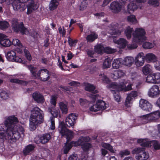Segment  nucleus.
I'll list each match as a JSON object with an SVG mask.
<instances>
[{
	"label": "nucleus",
	"mask_w": 160,
	"mask_h": 160,
	"mask_svg": "<svg viewBox=\"0 0 160 160\" xmlns=\"http://www.w3.org/2000/svg\"><path fill=\"white\" fill-rule=\"evenodd\" d=\"M10 93L9 92L6 90H2L0 92V97L2 99L6 100L9 97Z\"/></svg>",
	"instance_id": "nucleus-34"
},
{
	"label": "nucleus",
	"mask_w": 160,
	"mask_h": 160,
	"mask_svg": "<svg viewBox=\"0 0 160 160\" xmlns=\"http://www.w3.org/2000/svg\"><path fill=\"white\" fill-rule=\"evenodd\" d=\"M130 154V152L127 149L121 151L119 152V154L121 157H122L124 156L129 155Z\"/></svg>",
	"instance_id": "nucleus-53"
},
{
	"label": "nucleus",
	"mask_w": 160,
	"mask_h": 160,
	"mask_svg": "<svg viewBox=\"0 0 160 160\" xmlns=\"http://www.w3.org/2000/svg\"><path fill=\"white\" fill-rule=\"evenodd\" d=\"M12 43L14 46H18L21 48L19 50L20 53H22V50H23L25 55L27 59L29 61L31 60V56L28 51L26 49L25 47L22 46V44L19 40L17 39H13Z\"/></svg>",
	"instance_id": "nucleus-10"
},
{
	"label": "nucleus",
	"mask_w": 160,
	"mask_h": 160,
	"mask_svg": "<svg viewBox=\"0 0 160 160\" xmlns=\"http://www.w3.org/2000/svg\"><path fill=\"white\" fill-rule=\"evenodd\" d=\"M160 118V111L157 110L149 114L141 115V124L146 123L149 121H158Z\"/></svg>",
	"instance_id": "nucleus-4"
},
{
	"label": "nucleus",
	"mask_w": 160,
	"mask_h": 160,
	"mask_svg": "<svg viewBox=\"0 0 160 160\" xmlns=\"http://www.w3.org/2000/svg\"><path fill=\"white\" fill-rule=\"evenodd\" d=\"M14 59L13 62L23 63V61H22V59L19 57H17L16 56H15V58Z\"/></svg>",
	"instance_id": "nucleus-62"
},
{
	"label": "nucleus",
	"mask_w": 160,
	"mask_h": 160,
	"mask_svg": "<svg viewBox=\"0 0 160 160\" xmlns=\"http://www.w3.org/2000/svg\"><path fill=\"white\" fill-rule=\"evenodd\" d=\"M12 5L14 10L16 11H23L26 8L24 3L18 1L13 0Z\"/></svg>",
	"instance_id": "nucleus-15"
},
{
	"label": "nucleus",
	"mask_w": 160,
	"mask_h": 160,
	"mask_svg": "<svg viewBox=\"0 0 160 160\" xmlns=\"http://www.w3.org/2000/svg\"><path fill=\"white\" fill-rule=\"evenodd\" d=\"M95 89V86L92 85L88 83L85 85V89L86 90L89 92H92V93L93 94L98 93V91L97 90L94 91Z\"/></svg>",
	"instance_id": "nucleus-33"
},
{
	"label": "nucleus",
	"mask_w": 160,
	"mask_h": 160,
	"mask_svg": "<svg viewBox=\"0 0 160 160\" xmlns=\"http://www.w3.org/2000/svg\"><path fill=\"white\" fill-rule=\"evenodd\" d=\"M89 138L87 137H80L79 139L75 142V146H81L84 151H87L91 147V145L88 142Z\"/></svg>",
	"instance_id": "nucleus-7"
},
{
	"label": "nucleus",
	"mask_w": 160,
	"mask_h": 160,
	"mask_svg": "<svg viewBox=\"0 0 160 160\" xmlns=\"http://www.w3.org/2000/svg\"><path fill=\"white\" fill-rule=\"evenodd\" d=\"M58 130L59 133L62 136L66 137L67 139L66 147L64 148V153L65 154H67L69 151L71 149L72 146L75 145V142L73 141L70 143H68L69 141H70L73 137L72 135V131L69 130L67 129L65 124L63 122H62L60 124L58 127Z\"/></svg>",
	"instance_id": "nucleus-3"
},
{
	"label": "nucleus",
	"mask_w": 160,
	"mask_h": 160,
	"mask_svg": "<svg viewBox=\"0 0 160 160\" xmlns=\"http://www.w3.org/2000/svg\"><path fill=\"white\" fill-rule=\"evenodd\" d=\"M154 73H151L148 74L146 78L147 82L150 83L155 84V78Z\"/></svg>",
	"instance_id": "nucleus-35"
},
{
	"label": "nucleus",
	"mask_w": 160,
	"mask_h": 160,
	"mask_svg": "<svg viewBox=\"0 0 160 160\" xmlns=\"http://www.w3.org/2000/svg\"><path fill=\"white\" fill-rule=\"evenodd\" d=\"M32 97L34 100L38 103H42L44 101L43 96L39 92H35L32 94Z\"/></svg>",
	"instance_id": "nucleus-23"
},
{
	"label": "nucleus",
	"mask_w": 160,
	"mask_h": 160,
	"mask_svg": "<svg viewBox=\"0 0 160 160\" xmlns=\"http://www.w3.org/2000/svg\"><path fill=\"white\" fill-rule=\"evenodd\" d=\"M78 116L77 114L74 113L69 114L66 119L65 124L69 128L73 126Z\"/></svg>",
	"instance_id": "nucleus-12"
},
{
	"label": "nucleus",
	"mask_w": 160,
	"mask_h": 160,
	"mask_svg": "<svg viewBox=\"0 0 160 160\" xmlns=\"http://www.w3.org/2000/svg\"><path fill=\"white\" fill-rule=\"evenodd\" d=\"M145 59L149 63L155 62L157 59V57L153 53H150L146 55Z\"/></svg>",
	"instance_id": "nucleus-28"
},
{
	"label": "nucleus",
	"mask_w": 160,
	"mask_h": 160,
	"mask_svg": "<svg viewBox=\"0 0 160 160\" xmlns=\"http://www.w3.org/2000/svg\"><path fill=\"white\" fill-rule=\"evenodd\" d=\"M146 32L145 30L141 28V43L143 42L142 45L143 48L145 49H150L154 47V44L152 42H146L147 38L145 36Z\"/></svg>",
	"instance_id": "nucleus-9"
},
{
	"label": "nucleus",
	"mask_w": 160,
	"mask_h": 160,
	"mask_svg": "<svg viewBox=\"0 0 160 160\" xmlns=\"http://www.w3.org/2000/svg\"><path fill=\"white\" fill-rule=\"evenodd\" d=\"M140 152V148L138 147L135 148L132 151V154H136V158L137 160H139L140 159V156L139 155V153Z\"/></svg>",
	"instance_id": "nucleus-47"
},
{
	"label": "nucleus",
	"mask_w": 160,
	"mask_h": 160,
	"mask_svg": "<svg viewBox=\"0 0 160 160\" xmlns=\"http://www.w3.org/2000/svg\"><path fill=\"white\" fill-rule=\"evenodd\" d=\"M134 61V58L131 57H128L125 58L123 63L126 66L130 67L133 63Z\"/></svg>",
	"instance_id": "nucleus-29"
},
{
	"label": "nucleus",
	"mask_w": 160,
	"mask_h": 160,
	"mask_svg": "<svg viewBox=\"0 0 160 160\" xmlns=\"http://www.w3.org/2000/svg\"><path fill=\"white\" fill-rule=\"evenodd\" d=\"M68 41L69 45L72 46L75 45V44L77 42L78 40H73L70 37H69Z\"/></svg>",
	"instance_id": "nucleus-58"
},
{
	"label": "nucleus",
	"mask_w": 160,
	"mask_h": 160,
	"mask_svg": "<svg viewBox=\"0 0 160 160\" xmlns=\"http://www.w3.org/2000/svg\"><path fill=\"white\" fill-rule=\"evenodd\" d=\"M16 53L14 51L11 50L8 52L7 54L6 58L9 61H13L15 58Z\"/></svg>",
	"instance_id": "nucleus-31"
},
{
	"label": "nucleus",
	"mask_w": 160,
	"mask_h": 160,
	"mask_svg": "<svg viewBox=\"0 0 160 160\" xmlns=\"http://www.w3.org/2000/svg\"><path fill=\"white\" fill-rule=\"evenodd\" d=\"M119 91H116L114 93V97L115 100L118 102L120 101V97L119 95Z\"/></svg>",
	"instance_id": "nucleus-55"
},
{
	"label": "nucleus",
	"mask_w": 160,
	"mask_h": 160,
	"mask_svg": "<svg viewBox=\"0 0 160 160\" xmlns=\"http://www.w3.org/2000/svg\"><path fill=\"white\" fill-rule=\"evenodd\" d=\"M29 119V128L31 131L35 130L38 125L44 121L43 111L38 107L33 108Z\"/></svg>",
	"instance_id": "nucleus-2"
},
{
	"label": "nucleus",
	"mask_w": 160,
	"mask_h": 160,
	"mask_svg": "<svg viewBox=\"0 0 160 160\" xmlns=\"http://www.w3.org/2000/svg\"><path fill=\"white\" fill-rule=\"evenodd\" d=\"M98 38V35L94 32H92L90 34L88 35L86 39L88 42H92Z\"/></svg>",
	"instance_id": "nucleus-30"
},
{
	"label": "nucleus",
	"mask_w": 160,
	"mask_h": 160,
	"mask_svg": "<svg viewBox=\"0 0 160 160\" xmlns=\"http://www.w3.org/2000/svg\"><path fill=\"white\" fill-rule=\"evenodd\" d=\"M9 26V23L5 21H0V29L5 30L8 28Z\"/></svg>",
	"instance_id": "nucleus-42"
},
{
	"label": "nucleus",
	"mask_w": 160,
	"mask_h": 160,
	"mask_svg": "<svg viewBox=\"0 0 160 160\" xmlns=\"http://www.w3.org/2000/svg\"><path fill=\"white\" fill-rule=\"evenodd\" d=\"M87 54L91 57H93V55L94 53V52L91 50H88L87 51Z\"/></svg>",
	"instance_id": "nucleus-63"
},
{
	"label": "nucleus",
	"mask_w": 160,
	"mask_h": 160,
	"mask_svg": "<svg viewBox=\"0 0 160 160\" xmlns=\"http://www.w3.org/2000/svg\"><path fill=\"white\" fill-rule=\"evenodd\" d=\"M39 7L38 4L33 0L30 1L27 5V14H29L36 10Z\"/></svg>",
	"instance_id": "nucleus-14"
},
{
	"label": "nucleus",
	"mask_w": 160,
	"mask_h": 160,
	"mask_svg": "<svg viewBox=\"0 0 160 160\" xmlns=\"http://www.w3.org/2000/svg\"><path fill=\"white\" fill-rule=\"evenodd\" d=\"M152 105L148 101L141 99V108L142 110L147 111L150 112L152 108Z\"/></svg>",
	"instance_id": "nucleus-18"
},
{
	"label": "nucleus",
	"mask_w": 160,
	"mask_h": 160,
	"mask_svg": "<svg viewBox=\"0 0 160 160\" xmlns=\"http://www.w3.org/2000/svg\"><path fill=\"white\" fill-rule=\"evenodd\" d=\"M59 107L62 113L66 114L68 113V109L66 104L62 102H60L59 103Z\"/></svg>",
	"instance_id": "nucleus-39"
},
{
	"label": "nucleus",
	"mask_w": 160,
	"mask_h": 160,
	"mask_svg": "<svg viewBox=\"0 0 160 160\" xmlns=\"http://www.w3.org/2000/svg\"><path fill=\"white\" fill-rule=\"evenodd\" d=\"M117 43L119 45V48H123L128 44V42L124 38H120L117 41Z\"/></svg>",
	"instance_id": "nucleus-32"
},
{
	"label": "nucleus",
	"mask_w": 160,
	"mask_h": 160,
	"mask_svg": "<svg viewBox=\"0 0 160 160\" xmlns=\"http://www.w3.org/2000/svg\"><path fill=\"white\" fill-rule=\"evenodd\" d=\"M38 74H40V78L39 79L45 82L48 80L50 78L49 74V71L46 69L40 70V72Z\"/></svg>",
	"instance_id": "nucleus-19"
},
{
	"label": "nucleus",
	"mask_w": 160,
	"mask_h": 160,
	"mask_svg": "<svg viewBox=\"0 0 160 160\" xmlns=\"http://www.w3.org/2000/svg\"><path fill=\"white\" fill-rule=\"evenodd\" d=\"M122 5L118 1H113L110 4V8L114 13H118L122 10Z\"/></svg>",
	"instance_id": "nucleus-16"
},
{
	"label": "nucleus",
	"mask_w": 160,
	"mask_h": 160,
	"mask_svg": "<svg viewBox=\"0 0 160 160\" xmlns=\"http://www.w3.org/2000/svg\"><path fill=\"white\" fill-rule=\"evenodd\" d=\"M28 68L32 73V76L34 78L39 79L40 78V74H38L40 72V70L38 72H37L36 68L33 67L32 66H28Z\"/></svg>",
	"instance_id": "nucleus-26"
},
{
	"label": "nucleus",
	"mask_w": 160,
	"mask_h": 160,
	"mask_svg": "<svg viewBox=\"0 0 160 160\" xmlns=\"http://www.w3.org/2000/svg\"><path fill=\"white\" fill-rule=\"evenodd\" d=\"M78 156L77 154H73L71 155L68 158V160H77Z\"/></svg>",
	"instance_id": "nucleus-60"
},
{
	"label": "nucleus",
	"mask_w": 160,
	"mask_h": 160,
	"mask_svg": "<svg viewBox=\"0 0 160 160\" xmlns=\"http://www.w3.org/2000/svg\"><path fill=\"white\" fill-rule=\"evenodd\" d=\"M160 94V85H153L149 89L148 95L150 97L154 98Z\"/></svg>",
	"instance_id": "nucleus-13"
},
{
	"label": "nucleus",
	"mask_w": 160,
	"mask_h": 160,
	"mask_svg": "<svg viewBox=\"0 0 160 160\" xmlns=\"http://www.w3.org/2000/svg\"><path fill=\"white\" fill-rule=\"evenodd\" d=\"M116 50L115 49H112L108 47L104 48V52L107 53H113L116 52Z\"/></svg>",
	"instance_id": "nucleus-49"
},
{
	"label": "nucleus",
	"mask_w": 160,
	"mask_h": 160,
	"mask_svg": "<svg viewBox=\"0 0 160 160\" xmlns=\"http://www.w3.org/2000/svg\"><path fill=\"white\" fill-rule=\"evenodd\" d=\"M132 35V43L127 46V47L129 49H135L137 47V43L140 42V28H136L133 33Z\"/></svg>",
	"instance_id": "nucleus-6"
},
{
	"label": "nucleus",
	"mask_w": 160,
	"mask_h": 160,
	"mask_svg": "<svg viewBox=\"0 0 160 160\" xmlns=\"http://www.w3.org/2000/svg\"><path fill=\"white\" fill-rule=\"evenodd\" d=\"M155 78V84L160 83V73H154Z\"/></svg>",
	"instance_id": "nucleus-52"
},
{
	"label": "nucleus",
	"mask_w": 160,
	"mask_h": 160,
	"mask_svg": "<svg viewBox=\"0 0 160 160\" xmlns=\"http://www.w3.org/2000/svg\"><path fill=\"white\" fill-rule=\"evenodd\" d=\"M148 3L155 7L159 6L160 3L159 0H148Z\"/></svg>",
	"instance_id": "nucleus-46"
},
{
	"label": "nucleus",
	"mask_w": 160,
	"mask_h": 160,
	"mask_svg": "<svg viewBox=\"0 0 160 160\" xmlns=\"http://www.w3.org/2000/svg\"><path fill=\"white\" fill-rule=\"evenodd\" d=\"M140 58V53H139L137 56L135 57L134 62L135 64L138 67H140V62L139 61V59Z\"/></svg>",
	"instance_id": "nucleus-51"
},
{
	"label": "nucleus",
	"mask_w": 160,
	"mask_h": 160,
	"mask_svg": "<svg viewBox=\"0 0 160 160\" xmlns=\"http://www.w3.org/2000/svg\"><path fill=\"white\" fill-rule=\"evenodd\" d=\"M12 29L15 32H20L22 34H26L28 30L23 25L22 22H18L17 19L12 20Z\"/></svg>",
	"instance_id": "nucleus-5"
},
{
	"label": "nucleus",
	"mask_w": 160,
	"mask_h": 160,
	"mask_svg": "<svg viewBox=\"0 0 160 160\" xmlns=\"http://www.w3.org/2000/svg\"><path fill=\"white\" fill-rule=\"evenodd\" d=\"M133 31V28L129 26H128L126 28L124 31V33L128 39H129L131 38L132 33Z\"/></svg>",
	"instance_id": "nucleus-38"
},
{
	"label": "nucleus",
	"mask_w": 160,
	"mask_h": 160,
	"mask_svg": "<svg viewBox=\"0 0 160 160\" xmlns=\"http://www.w3.org/2000/svg\"><path fill=\"white\" fill-rule=\"evenodd\" d=\"M137 95V92L135 91H132L129 94H128L125 100V105L128 107H130L131 101L133 98L136 97Z\"/></svg>",
	"instance_id": "nucleus-21"
},
{
	"label": "nucleus",
	"mask_w": 160,
	"mask_h": 160,
	"mask_svg": "<svg viewBox=\"0 0 160 160\" xmlns=\"http://www.w3.org/2000/svg\"><path fill=\"white\" fill-rule=\"evenodd\" d=\"M107 87L110 88H112L118 91L124 90L125 91H126L132 89L131 85H128L126 87L125 83L122 82L118 85L117 84L116 82H112L107 85Z\"/></svg>",
	"instance_id": "nucleus-8"
},
{
	"label": "nucleus",
	"mask_w": 160,
	"mask_h": 160,
	"mask_svg": "<svg viewBox=\"0 0 160 160\" xmlns=\"http://www.w3.org/2000/svg\"><path fill=\"white\" fill-rule=\"evenodd\" d=\"M57 97L54 96L53 95L51 96V99L50 101L51 103L54 106H55L56 104V99Z\"/></svg>",
	"instance_id": "nucleus-57"
},
{
	"label": "nucleus",
	"mask_w": 160,
	"mask_h": 160,
	"mask_svg": "<svg viewBox=\"0 0 160 160\" xmlns=\"http://www.w3.org/2000/svg\"><path fill=\"white\" fill-rule=\"evenodd\" d=\"M10 81L11 82L13 83H16L22 84H26V82L17 79H10Z\"/></svg>",
	"instance_id": "nucleus-50"
},
{
	"label": "nucleus",
	"mask_w": 160,
	"mask_h": 160,
	"mask_svg": "<svg viewBox=\"0 0 160 160\" xmlns=\"http://www.w3.org/2000/svg\"><path fill=\"white\" fill-rule=\"evenodd\" d=\"M120 25L116 23L112 26L109 31V33L111 35H119L121 33L119 30Z\"/></svg>",
	"instance_id": "nucleus-22"
},
{
	"label": "nucleus",
	"mask_w": 160,
	"mask_h": 160,
	"mask_svg": "<svg viewBox=\"0 0 160 160\" xmlns=\"http://www.w3.org/2000/svg\"><path fill=\"white\" fill-rule=\"evenodd\" d=\"M18 122V118L14 116L8 117L4 121V124L7 128L6 132L8 140L15 142L21 136L15 124Z\"/></svg>",
	"instance_id": "nucleus-1"
},
{
	"label": "nucleus",
	"mask_w": 160,
	"mask_h": 160,
	"mask_svg": "<svg viewBox=\"0 0 160 160\" xmlns=\"http://www.w3.org/2000/svg\"><path fill=\"white\" fill-rule=\"evenodd\" d=\"M101 79L104 83H108L110 81L109 78L107 77L104 75H102L101 77Z\"/></svg>",
	"instance_id": "nucleus-54"
},
{
	"label": "nucleus",
	"mask_w": 160,
	"mask_h": 160,
	"mask_svg": "<svg viewBox=\"0 0 160 160\" xmlns=\"http://www.w3.org/2000/svg\"><path fill=\"white\" fill-rule=\"evenodd\" d=\"M58 111L57 110H54L52 115L53 117H51L50 118V122L51 123L50 126L52 129L53 130L55 128L54 117H57L58 115Z\"/></svg>",
	"instance_id": "nucleus-27"
},
{
	"label": "nucleus",
	"mask_w": 160,
	"mask_h": 160,
	"mask_svg": "<svg viewBox=\"0 0 160 160\" xmlns=\"http://www.w3.org/2000/svg\"><path fill=\"white\" fill-rule=\"evenodd\" d=\"M87 3L85 1H82L81 2L80 6V10H83L87 7Z\"/></svg>",
	"instance_id": "nucleus-56"
},
{
	"label": "nucleus",
	"mask_w": 160,
	"mask_h": 160,
	"mask_svg": "<svg viewBox=\"0 0 160 160\" xmlns=\"http://www.w3.org/2000/svg\"><path fill=\"white\" fill-rule=\"evenodd\" d=\"M142 139L141 138V146H144L146 147H149L151 146V143L148 142H147L144 143H141L142 142Z\"/></svg>",
	"instance_id": "nucleus-59"
},
{
	"label": "nucleus",
	"mask_w": 160,
	"mask_h": 160,
	"mask_svg": "<svg viewBox=\"0 0 160 160\" xmlns=\"http://www.w3.org/2000/svg\"><path fill=\"white\" fill-rule=\"evenodd\" d=\"M106 108L104 102L102 100H98L96 104L90 108L91 111L96 112L97 111L103 110Z\"/></svg>",
	"instance_id": "nucleus-11"
},
{
	"label": "nucleus",
	"mask_w": 160,
	"mask_h": 160,
	"mask_svg": "<svg viewBox=\"0 0 160 160\" xmlns=\"http://www.w3.org/2000/svg\"><path fill=\"white\" fill-rule=\"evenodd\" d=\"M154 148L155 150L160 149V145L159 142L156 140H153L152 142Z\"/></svg>",
	"instance_id": "nucleus-48"
},
{
	"label": "nucleus",
	"mask_w": 160,
	"mask_h": 160,
	"mask_svg": "<svg viewBox=\"0 0 160 160\" xmlns=\"http://www.w3.org/2000/svg\"><path fill=\"white\" fill-rule=\"evenodd\" d=\"M154 67L157 70L160 71V62H157L154 65Z\"/></svg>",
	"instance_id": "nucleus-64"
},
{
	"label": "nucleus",
	"mask_w": 160,
	"mask_h": 160,
	"mask_svg": "<svg viewBox=\"0 0 160 160\" xmlns=\"http://www.w3.org/2000/svg\"><path fill=\"white\" fill-rule=\"evenodd\" d=\"M35 147V146L32 144H29L26 146L23 150V155L26 156L29 154L33 152Z\"/></svg>",
	"instance_id": "nucleus-25"
},
{
	"label": "nucleus",
	"mask_w": 160,
	"mask_h": 160,
	"mask_svg": "<svg viewBox=\"0 0 160 160\" xmlns=\"http://www.w3.org/2000/svg\"><path fill=\"white\" fill-rule=\"evenodd\" d=\"M127 20L128 22L133 24H135L137 23V20L135 16L133 15L128 16Z\"/></svg>",
	"instance_id": "nucleus-43"
},
{
	"label": "nucleus",
	"mask_w": 160,
	"mask_h": 160,
	"mask_svg": "<svg viewBox=\"0 0 160 160\" xmlns=\"http://www.w3.org/2000/svg\"><path fill=\"white\" fill-rule=\"evenodd\" d=\"M104 48L101 45H98L95 47V52L98 54H101L104 52Z\"/></svg>",
	"instance_id": "nucleus-41"
},
{
	"label": "nucleus",
	"mask_w": 160,
	"mask_h": 160,
	"mask_svg": "<svg viewBox=\"0 0 160 160\" xmlns=\"http://www.w3.org/2000/svg\"><path fill=\"white\" fill-rule=\"evenodd\" d=\"M150 70L151 66L148 64L143 68L142 71L144 74L147 75L150 72Z\"/></svg>",
	"instance_id": "nucleus-45"
},
{
	"label": "nucleus",
	"mask_w": 160,
	"mask_h": 160,
	"mask_svg": "<svg viewBox=\"0 0 160 160\" xmlns=\"http://www.w3.org/2000/svg\"><path fill=\"white\" fill-rule=\"evenodd\" d=\"M51 136L49 134H45L40 138H36L35 142L37 143L41 142L42 144H44L48 142Z\"/></svg>",
	"instance_id": "nucleus-20"
},
{
	"label": "nucleus",
	"mask_w": 160,
	"mask_h": 160,
	"mask_svg": "<svg viewBox=\"0 0 160 160\" xmlns=\"http://www.w3.org/2000/svg\"><path fill=\"white\" fill-rule=\"evenodd\" d=\"M124 74V73L122 70H118L114 72L112 75V77L114 79H116L123 76Z\"/></svg>",
	"instance_id": "nucleus-36"
},
{
	"label": "nucleus",
	"mask_w": 160,
	"mask_h": 160,
	"mask_svg": "<svg viewBox=\"0 0 160 160\" xmlns=\"http://www.w3.org/2000/svg\"><path fill=\"white\" fill-rule=\"evenodd\" d=\"M144 149L141 148V160H147L149 157L148 153L145 152Z\"/></svg>",
	"instance_id": "nucleus-40"
},
{
	"label": "nucleus",
	"mask_w": 160,
	"mask_h": 160,
	"mask_svg": "<svg viewBox=\"0 0 160 160\" xmlns=\"http://www.w3.org/2000/svg\"><path fill=\"white\" fill-rule=\"evenodd\" d=\"M80 84L79 82L76 81H72L68 83V84L72 86H78Z\"/></svg>",
	"instance_id": "nucleus-61"
},
{
	"label": "nucleus",
	"mask_w": 160,
	"mask_h": 160,
	"mask_svg": "<svg viewBox=\"0 0 160 160\" xmlns=\"http://www.w3.org/2000/svg\"><path fill=\"white\" fill-rule=\"evenodd\" d=\"M122 62V59L118 58L114 59L112 63V67L114 68L117 69L118 68Z\"/></svg>",
	"instance_id": "nucleus-37"
},
{
	"label": "nucleus",
	"mask_w": 160,
	"mask_h": 160,
	"mask_svg": "<svg viewBox=\"0 0 160 160\" xmlns=\"http://www.w3.org/2000/svg\"><path fill=\"white\" fill-rule=\"evenodd\" d=\"M0 43L2 46L8 47L11 45L12 42L9 39L4 38L3 35L0 34Z\"/></svg>",
	"instance_id": "nucleus-24"
},
{
	"label": "nucleus",
	"mask_w": 160,
	"mask_h": 160,
	"mask_svg": "<svg viewBox=\"0 0 160 160\" xmlns=\"http://www.w3.org/2000/svg\"><path fill=\"white\" fill-rule=\"evenodd\" d=\"M111 60L110 58H108L105 59L103 63L104 68H109L111 66Z\"/></svg>",
	"instance_id": "nucleus-44"
},
{
	"label": "nucleus",
	"mask_w": 160,
	"mask_h": 160,
	"mask_svg": "<svg viewBox=\"0 0 160 160\" xmlns=\"http://www.w3.org/2000/svg\"><path fill=\"white\" fill-rule=\"evenodd\" d=\"M140 3V0H136L130 2L127 6V10L129 13H133L136 10Z\"/></svg>",
	"instance_id": "nucleus-17"
}]
</instances>
